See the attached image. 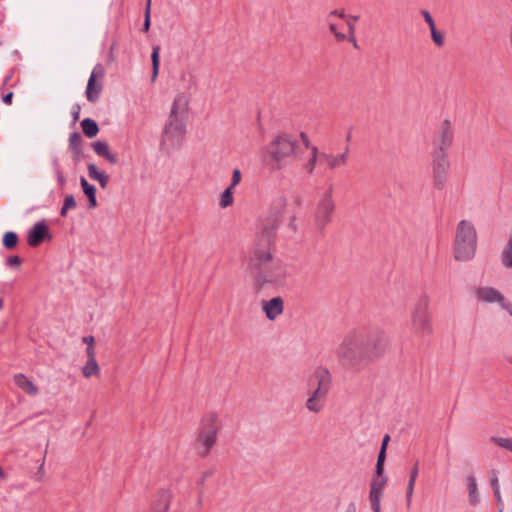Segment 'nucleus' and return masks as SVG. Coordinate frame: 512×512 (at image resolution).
Segmentation results:
<instances>
[{"mask_svg":"<svg viewBox=\"0 0 512 512\" xmlns=\"http://www.w3.org/2000/svg\"><path fill=\"white\" fill-rule=\"evenodd\" d=\"M241 178V171L238 168L234 169L232 173L231 184L229 187L234 189L235 186H237L240 183Z\"/></svg>","mask_w":512,"mask_h":512,"instance_id":"58836bf2","label":"nucleus"},{"mask_svg":"<svg viewBox=\"0 0 512 512\" xmlns=\"http://www.w3.org/2000/svg\"><path fill=\"white\" fill-rule=\"evenodd\" d=\"M350 19L353 21H356V20H358V16H350Z\"/></svg>","mask_w":512,"mask_h":512,"instance_id":"680f3d73","label":"nucleus"},{"mask_svg":"<svg viewBox=\"0 0 512 512\" xmlns=\"http://www.w3.org/2000/svg\"><path fill=\"white\" fill-rule=\"evenodd\" d=\"M477 231L474 223L468 219L460 220L455 227L453 254L457 261H470L477 248Z\"/></svg>","mask_w":512,"mask_h":512,"instance_id":"20e7f679","label":"nucleus"},{"mask_svg":"<svg viewBox=\"0 0 512 512\" xmlns=\"http://www.w3.org/2000/svg\"><path fill=\"white\" fill-rule=\"evenodd\" d=\"M233 188L227 187L220 196L219 205L221 208H227L233 204Z\"/></svg>","mask_w":512,"mask_h":512,"instance_id":"2f4dec72","label":"nucleus"},{"mask_svg":"<svg viewBox=\"0 0 512 512\" xmlns=\"http://www.w3.org/2000/svg\"><path fill=\"white\" fill-rule=\"evenodd\" d=\"M507 361L512 364V357H507Z\"/></svg>","mask_w":512,"mask_h":512,"instance_id":"69168bd1","label":"nucleus"},{"mask_svg":"<svg viewBox=\"0 0 512 512\" xmlns=\"http://www.w3.org/2000/svg\"><path fill=\"white\" fill-rule=\"evenodd\" d=\"M348 30H349V37H347L346 40H349L351 43H353L354 47H357V42L355 39V25H350L349 22H347Z\"/></svg>","mask_w":512,"mask_h":512,"instance_id":"a19ab883","label":"nucleus"},{"mask_svg":"<svg viewBox=\"0 0 512 512\" xmlns=\"http://www.w3.org/2000/svg\"><path fill=\"white\" fill-rule=\"evenodd\" d=\"M454 138V131L452 124L449 120L445 119L441 122L437 133L434 137V149L432 155H447V149L452 145Z\"/></svg>","mask_w":512,"mask_h":512,"instance_id":"f8f14e48","label":"nucleus"},{"mask_svg":"<svg viewBox=\"0 0 512 512\" xmlns=\"http://www.w3.org/2000/svg\"><path fill=\"white\" fill-rule=\"evenodd\" d=\"M281 220L267 215L260 222L259 233L251 250V264L259 266L272 259L271 246L275 240L276 232Z\"/></svg>","mask_w":512,"mask_h":512,"instance_id":"7ed1b4c3","label":"nucleus"},{"mask_svg":"<svg viewBox=\"0 0 512 512\" xmlns=\"http://www.w3.org/2000/svg\"><path fill=\"white\" fill-rule=\"evenodd\" d=\"M387 345V338L382 333L360 328L343 337L336 354L344 368L357 370L362 364L383 355Z\"/></svg>","mask_w":512,"mask_h":512,"instance_id":"f257e3e1","label":"nucleus"},{"mask_svg":"<svg viewBox=\"0 0 512 512\" xmlns=\"http://www.w3.org/2000/svg\"><path fill=\"white\" fill-rule=\"evenodd\" d=\"M150 8H151V0H147L145 11H148V14H150Z\"/></svg>","mask_w":512,"mask_h":512,"instance_id":"13d9d810","label":"nucleus"},{"mask_svg":"<svg viewBox=\"0 0 512 512\" xmlns=\"http://www.w3.org/2000/svg\"><path fill=\"white\" fill-rule=\"evenodd\" d=\"M63 206H65V208H67L68 210L74 209L76 207V201L73 195H67L65 197Z\"/></svg>","mask_w":512,"mask_h":512,"instance_id":"79ce46f5","label":"nucleus"},{"mask_svg":"<svg viewBox=\"0 0 512 512\" xmlns=\"http://www.w3.org/2000/svg\"><path fill=\"white\" fill-rule=\"evenodd\" d=\"M449 169V161L447 155H432V178L435 189H444Z\"/></svg>","mask_w":512,"mask_h":512,"instance_id":"ddd939ff","label":"nucleus"},{"mask_svg":"<svg viewBox=\"0 0 512 512\" xmlns=\"http://www.w3.org/2000/svg\"><path fill=\"white\" fill-rule=\"evenodd\" d=\"M81 127L83 130V133L89 138L96 136L97 133L99 132V127H98L96 121H94L93 119H90V118H85L81 122Z\"/></svg>","mask_w":512,"mask_h":512,"instance_id":"c85d7f7f","label":"nucleus"},{"mask_svg":"<svg viewBox=\"0 0 512 512\" xmlns=\"http://www.w3.org/2000/svg\"><path fill=\"white\" fill-rule=\"evenodd\" d=\"M67 211L68 209L63 206L60 211L61 216L65 217L67 215Z\"/></svg>","mask_w":512,"mask_h":512,"instance_id":"4d7b16f0","label":"nucleus"},{"mask_svg":"<svg viewBox=\"0 0 512 512\" xmlns=\"http://www.w3.org/2000/svg\"><path fill=\"white\" fill-rule=\"evenodd\" d=\"M86 357L87 360H96V350L95 347H86Z\"/></svg>","mask_w":512,"mask_h":512,"instance_id":"49530a36","label":"nucleus"},{"mask_svg":"<svg viewBox=\"0 0 512 512\" xmlns=\"http://www.w3.org/2000/svg\"><path fill=\"white\" fill-rule=\"evenodd\" d=\"M381 497H382V492L370 490V493H369L370 502H380Z\"/></svg>","mask_w":512,"mask_h":512,"instance_id":"a18cd8bd","label":"nucleus"},{"mask_svg":"<svg viewBox=\"0 0 512 512\" xmlns=\"http://www.w3.org/2000/svg\"><path fill=\"white\" fill-rule=\"evenodd\" d=\"M48 226L45 222H37L28 232V244L32 247L38 246L45 239H50Z\"/></svg>","mask_w":512,"mask_h":512,"instance_id":"dca6fc26","label":"nucleus"},{"mask_svg":"<svg viewBox=\"0 0 512 512\" xmlns=\"http://www.w3.org/2000/svg\"><path fill=\"white\" fill-rule=\"evenodd\" d=\"M211 475H212V471H211V470L205 471V472L202 474V476H201V478H200V482H199V483H200L201 485H202V484H204V482H205L206 478L210 477Z\"/></svg>","mask_w":512,"mask_h":512,"instance_id":"3c124183","label":"nucleus"},{"mask_svg":"<svg viewBox=\"0 0 512 512\" xmlns=\"http://www.w3.org/2000/svg\"><path fill=\"white\" fill-rule=\"evenodd\" d=\"M371 508L373 512H380L381 506L380 502H371Z\"/></svg>","mask_w":512,"mask_h":512,"instance_id":"5fc2aeb1","label":"nucleus"},{"mask_svg":"<svg viewBox=\"0 0 512 512\" xmlns=\"http://www.w3.org/2000/svg\"><path fill=\"white\" fill-rule=\"evenodd\" d=\"M491 440L499 447L512 452V438L492 437Z\"/></svg>","mask_w":512,"mask_h":512,"instance_id":"c9c22d12","label":"nucleus"},{"mask_svg":"<svg viewBox=\"0 0 512 512\" xmlns=\"http://www.w3.org/2000/svg\"><path fill=\"white\" fill-rule=\"evenodd\" d=\"M220 424L215 418H206L202 421L198 435V454L205 457L216 442Z\"/></svg>","mask_w":512,"mask_h":512,"instance_id":"1a4fd4ad","label":"nucleus"},{"mask_svg":"<svg viewBox=\"0 0 512 512\" xmlns=\"http://www.w3.org/2000/svg\"><path fill=\"white\" fill-rule=\"evenodd\" d=\"M104 75V70L101 65H96L88 79L87 87H86V98L89 102L94 103L99 99V96L102 91V83L97 81L101 80Z\"/></svg>","mask_w":512,"mask_h":512,"instance_id":"4468645a","label":"nucleus"},{"mask_svg":"<svg viewBox=\"0 0 512 512\" xmlns=\"http://www.w3.org/2000/svg\"><path fill=\"white\" fill-rule=\"evenodd\" d=\"M386 482H387L386 476H384L383 474L378 475L375 473V476L373 477L371 484H370V490L382 492L383 487L386 485Z\"/></svg>","mask_w":512,"mask_h":512,"instance_id":"473e14b6","label":"nucleus"},{"mask_svg":"<svg viewBox=\"0 0 512 512\" xmlns=\"http://www.w3.org/2000/svg\"><path fill=\"white\" fill-rule=\"evenodd\" d=\"M297 139L290 134L278 135L269 145L268 154L275 161L277 169L282 168L283 161L293 155L297 147Z\"/></svg>","mask_w":512,"mask_h":512,"instance_id":"6e6552de","label":"nucleus"},{"mask_svg":"<svg viewBox=\"0 0 512 512\" xmlns=\"http://www.w3.org/2000/svg\"><path fill=\"white\" fill-rule=\"evenodd\" d=\"M315 386L308 394L305 407L310 413L317 414L321 412L324 401L327 398L332 387V374L325 366H317L313 371Z\"/></svg>","mask_w":512,"mask_h":512,"instance_id":"39448f33","label":"nucleus"},{"mask_svg":"<svg viewBox=\"0 0 512 512\" xmlns=\"http://www.w3.org/2000/svg\"><path fill=\"white\" fill-rule=\"evenodd\" d=\"M326 21H327L330 33L334 35L336 40L345 41L347 39V36L338 30L336 23L332 19H326Z\"/></svg>","mask_w":512,"mask_h":512,"instance_id":"f704fd0d","label":"nucleus"},{"mask_svg":"<svg viewBox=\"0 0 512 512\" xmlns=\"http://www.w3.org/2000/svg\"><path fill=\"white\" fill-rule=\"evenodd\" d=\"M502 263L507 268H512V232L509 235L508 242L502 251Z\"/></svg>","mask_w":512,"mask_h":512,"instance_id":"c756f323","label":"nucleus"},{"mask_svg":"<svg viewBox=\"0 0 512 512\" xmlns=\"http://www.w3.org/2000/svg\"><path fill=\"white\" fill-rule=\"evenodd\" d=\"M386 457V451L384 449H380L377 464H376V474L380 475L384 473V462Z\"/></svg>","mask_w":512,"mask_h":512,"instance_id":"4c0bfd02","label":"nucleus"},{"mask_svg":"<svg viewBox=\"0 0 512 512\" xmlns=\"http://www.w3.org/2000/svg\"><path fill=\"white\" fill-rule=\"evenodd\" d=\"M87 169L89 177L98 181L101 188L105 189L109 182V176L105 172L100 171L94 163H89Z\"/></svg>","mask_w":512,"mask_h":512,"instance_id":"4be33fe9","label":"nucleus"},{"mask_svg":"<svg viewBox=\"0 0 512 512\" xmlns=\"http://www.w3.org/2000/svg\"><path fill=\"white\" fill-rule=\"evenodd\" d=\"M73 138H78V134L77 133L72 134L71 140H73Z\"/></svg>","mask_w":512,"mask_h":512,"instance_id":"e2e57ef3","label":"nucleus"},{"mask_svg":"<svg viewBox=\"0 0 512 512\" xmlns=\"http://www.w3.org/2000/svg\"><path fill=\"white\" fill-rule=\"evenodd\" d=\"M13 382L18 389L23 391L25 394L31 397H35L39 394L38 386L26 375L17 373L13 376Z\"/></svg>","mask_w":512,"mask_h":512,"instance_id":"f3484780","label":"nucleus"},{"mask_svg":"<svg viewBox=\"0 0 512 512\" xmlns=\"http://www.w3.org/2000/svg\"><path fill=\"white\" fill-rule=\"evenodd\" d=\"M389 440H390V436L388 434H386L383 437L382 444H381V449H384L386 451Z\"/></svg>","mask_w":512,"mask_h":512,"instance_id":"603ef678","label":"nucleus"},{"mask_svg":"<svg viewBox=\"0 0 512 512\" xmlns=\"http://www.w3.org/2000/svg\"><path fill=\"white\" fill-rule=\"evenodd\" d=\"M350 139H351V134L349 133V134L347 135V137H346V141H350Z\"/></svg>","mask_w":512,"mask_h":512,"instance_id":"0e129e2a","label":"nucleus"},{"mask_svg":"<svg viewBox=\"0 0 512 512\" xmlns=\"http://www.w3.org/2000/svg\"><path fill=\"white\" fill-rule=\"evenodd\" d=\"M188 104V98L184 94L175 97L163 129V146L175 148L181 145L186 133Z\"/></svg>","mask_w":512,"mask_h":512,"instance_id":"f03ea898","label":"nucleus"},{"mask_svg":"<svg viewBox=\"0 0 512 512\" xmlns=\"http://www.w3.org/2000/svg\"><path fill=\"white\" fill-rule=\"evenodd\" d=\"M52 166H53V169H54V173H55V176L58 180V183L60 186H64L66 180H65V177L60 169V165H59V161L58 159H53L52 161Z\"/></svg>","mask_w":512,"mask_h":512,"instance_id":"e433bc0d","label":"nucleus"},{"mask_svg":"<svg viewBox=\"0 0 512 512\" xmlns=\"http://www.w3.org/2000/svg\"><path fill=\"white\" fill-rule=\"evenodd\" d=\"M420 13L430 28L431 38H432L433 43L437 47H442L445 43V33L436 29L434 19L432 18L429 11L421 10Z\"/></svg>","mask_w":512,"mask_h":512,"instance_id":"6ab92c4d","label":"nucleus"},{"mask_svg":"<svg viewBox=\"0 0 512 512\" xmlns=\"http://www.w3.org/2000/svg\"><path fill=\"white\" fill-rule=\"evenodd\" d=\"M490 476H491L490 484H491V487L493 489V492L500 491L499 480H498L496 471L492 470L490 472Z\"/></svg>","mask_w":512,"mask_h":512,"instance_id":"ea45409f","label":"nucleus"},{"mask_svg":"<svg viewBox=\"0 0 512 512\" xmlns=\"http://www.w3.org/2000/svg\"><path fill=\"white\" fill-rule=\"evenodd\" d=\"M12 98H13V93L12 92H9L8 94H6L4 97H3V102L5 104H11L12 102Z\"/></svg>","mask_w":512,"mask_h":512,"instance_id":"864d4df0","label":"nucleus"},{"mask_svg":"<svg viewBox=\"0 0 512 512\" xmlns=\"http://www.w3.org/2000/svg\"><path fill=\"white\" fill-rule=\"evenodd\" d=\"M430 298L428 295H421L416 301L411 312V328L418 336L430 335L433 331L431 315L429 312Z\"/></svg>","mask_w":512,"mask_h":512,"instance_id":"0eeeda50","label":"nucleus"},{"mask_svg":"<svg viewBox=\"0 0 512 512\" xmlns=\"http://www.w3.org/2000/svg\"><path fill=\"white\" fill-rule=\"evenodd\" d=\"M417 477H418V462H416L414 464V466L410 470V474H409V480H408L407 488H406V506H407V508H410L411 503H412V496L414 493V487H415Z\"/></svg>","mask_w":512,"mask_h":512,"instance_id":"5701e85b","label":"nucleus"},{"mask_svg":"<svg viewBox=\"0 0 512 512\" xmlns=\"http://www.w3.org/2000/svg\"><path fill=\"white\" fill-rule=\"evenodd\" d=\"M261 307L266 318L270 321H274L283 313L284 302L281 297L277 296L269 300L262 301Z\"/></svg>","mask_w":512,"mask_h":512,"instance_id":"2eb2a0df","label":"nucleus"},{"mask_svg":"<svg viewBox=\"0 0 512 512\" xmlns=\"http://www.w3.org/2000/svg\"><path fill=\"white\" fill-rule=\"evenodd\" d=\"M7 264L10 266H19L21 264V260L18 256H11L7 259Z\"/></svg>","mask_w":512,"mask_h":512,"instance_id":"de8ad7c7","label":"nucleus"},{"mask_svg":"<svg viewBox=\"0 0 512 512\" xmlns=\"http://www.w3.org/2000/svg\"><path fill=\"white\" fill-rule=\"evenodd\" d=\"M18 241V236L15 232H6L3 236V245L7 249H13Z\"/></svg>","mask_w":512,"mask_h":512,"instance_id":"72a5a7b5","label":"nucleus"},{"mask_svg":"<svg viewBox=\"0 0 512 512\" xmlns=\"http://www.w3.org/2000/svg\"><path fill=\"white\" fill-rule=\"evenodd\" d=\"M4 478V471L0 468V479Z\"/></svg>","mask_w":512,"mask_h":512,"instance_id":"052dcab7","label":"nucleus"},{"mask_svg":"<svg viewBox=\"0 0 512 512\" xmlns=\"http://www.w3.org/2000/svg\"><path fill=\"white\" fill-rule=\"evenodd\" d=\"M43 472H44V460L42 461V463H41V465H40V467H39L38 474H41V475H42V474H43Z\"/></svg>","mask_w":512,"mask_h":512,"instance_id":"bf43d9fd","label":"nucleus"},{"mask_svg":"<svg viewBox=\"0 0 512 512\" xmlns=\"http://www.w3.org/2000/svg\"><path fill=\"white\" fill-rule=\"evenodd\" d=\"M300 138L304 146L310 149V158L303 165V169L306 171L307 174L312 175L315 171L316 163L319 159V150L316 146H311L310 140L304 132L300 133Z\"/></svg>","mask_w":512,"mask_h":512,"instance_id":"a211bd4d","label":"nucleus"},{"mask_svg":"<svg viewBox=\"0 0 512 512\" xmlns=\"http://www.w3.org/2000/svg\"><path fill=\"white\" fill-rule=\"evenodd\" d=\"M493 494H494V496L496 498L498 511L499 512H503L504 511V502H503V499H502V496H501V492L500 491H495V492H493Z\"/></svg>","mask_w":512,"mask_h":512,"instance_id":"37998d69","label":"nucleus"},{"mask_svg":"<svg viewBox=\"0 0 512 512\" xmlns=\"http://www.w3.org/2000/svg\"><path fill=\"white\" fill-rule=\"evenodd\" d=\"M159 53H160V47L154 46L152 49L151 54V60H152V81L156 79L159 73V66H160V60H159Z\"/></svg>","mask_w":512,"mask_h":512,"instance_id":"7c9ffc66","label":"nucleus"},{"mask_svg":"<svg viewBox=\"0 0 512 512\" xmlns=\"http://www.w3.org/2000/svg\"><path fill=\"white\" fill-rule=\"evenodd\" d=\"M2 307H3V301H2V299L0 298V310L2 309Z\"/></svg>","mask_w":512,"mask_h":512,"instance_id":"338daca9","label":"nucleus"},{"mask_svg":"<svg viewBox=\"0 0 512 512\" xmlns=\"http://www.w3.org/2000/svg\"><path fill=\"white\" fill-rule=\"evenodd\" d=\"M82 341L87 345V347H93L95 343V339L93 336H84L82 338Z\"/></svg>","mask_w":512,"mask_h":512,"instance_id":"8fccbe9b","label":"nucleus"},{"mask_svg":"<svg viewBox=\"0 0 512 512\" xmlns=\"http://www.w3.org/2000/svg\"><path fill=\"white\" fill-rule=\"evenodd\" d=\"M81 372L82 375L88 379L93 376L98 377L101 373V369L97 360H87L86 363L81 368Z\"/></svg>","mask_w":512,"mask_h":512,"instance_id":"bb28decb","label":"nucleus"},{"mask_svg":"<svg viewBox=\"0 0 512 512\" xmlns=\"http://www.w3.org/2000/svg\"><path fill=\"white\" fill-rule=\"evenodd\" d=\"M335 210V202L332 196V188H329L317 203L314 220L318 230H323L332 220Z\"/></svg>","mask_w":512,"mask_h":512,"instance_id":"9d476101","label":"nucleus"},{"mask_svg":"<svg viewBox=\"0 0 512 512\" xmlns=\"http://www.w3.org/2000/svg\"><path fill=\"white\" fill-rule=\"evenodd\" d=\"M287 207V198L284 195L276 196L270 207L269 216L277 217L279 220L282 219Z\"/></svg>","mask_w":512,"mask_h":512,"instance_id":"412c9836","label":"nucleus"},{"mask_svg":"<svg viewBox=\"0 0 512 512\" xmlns=\"http://www.w3.org/2000/svg\"><path fill=\"white\" fill-rule=\"evenodd\" d=\"M171 493L167 490H162L155 500L153 511L154 512H167L170 506Z\"/></svg>","mask_w":512,"mask_h":512,"instance_id":"b1692460","label":"nucleus"},{"mask_svg":"<svg viewBox=\"0 0 512 512\" xmlns=\"http://www.w3.org/2000/svg\"><path fill=\"white\" fill-rule=\"evenodd\" d=\"M272 259L259 266L251 264V255L249 256L248 266L253 276V287L260 291L269 285L282 284L286 278V267L280 261L271 262Z\"/></svg>","mask_w":512,"mask_h":512,"instance_id":"423d86ee","label":"nucleus"},{"mask_svg":"<svg viewBox=\"0 0 512 512\" xmlns=\"http://www.w3.org/2000/svg\"><path fill=\"white\" fill-rule=\"evenodd\" d=\"M150 28V14H148V11H145L144 13V24H143V29L144 31H148Z\"/></svg>","mask_w":512,"mask_h":512,"instance_id":"09e8293b","label":"nucleus"},{"mask_svg":"<svg viewBox=\"0 0 512 512\" xmlns=\"http://www.w3.org/2000/svg\"><path fill=\"white\" fill-rule=\"evenodd\" d=\"M334 17H339V18H342V19H343V18H345V17H346V15H345L344 10H338V9L333 10V11H331V12L327 15V18H326V19H332V20H333V18H334Z\"/></svg>","mask_w":512,"mask_h":512,"instance_id":"c03bdc74","label":"nucleus"},{"mask_svg":"<svg viewBox=\"0 0 512 512\" xmlns=\"http://www.w3.org/2000/svg\"><path fill=\"white\" fill-rule=\"evenodd\" d=\"M80 185L82 187L84 194L88 198L89 208L96 207L97 206L96 188L92 184L88 183V181L84 177L80 178Z\"/></svg>","mask_w":512,"mask_h":512,"instance_id":"393cba45","label":"nucleus"},{"mask_svg":"<svg viewBox=\"0 0 512 512\" xmlns=\"http://www.w3.org/2000/svg\"><path fill=\"white\" fill-rule=\"evenodd\" d=\"M348 154H349V149H348V147H346L343 153L338 154V155H332L331 157H329V161L327 164L328 168L336 169L338 167L346 165L347 160H348Z\"/></svg>","mask_w":512,"mask_h":512,"instance_id":"cd10ccee","label":"nucleus"},{"mask_svg":"<svg viewBox=\"0 0 512 512\" xmlns=\"http://www.w3.org/2000/svg\"><path fill=\"white\" fill-rule=\"evenodd\" d=\"M475 298L484 304H496L512 316V304L496 288L491 286H480L475 290Z\"/></svg>","mask_w":512,"mask_h":512,"instance_id":"9b49d317","label":"nucleus"},{"mask_svg":"<svg viewBox=\"0 0 512 512\" xmlns=\"http://www.w3.org/2000/svg\"><path fill=\"white\" fill-rule=\"evenodd\" d=\"M332 154H328V153H320L319 152V159H323V160H326L327 162L329 161V157H331Z\"/></svg>","mask_w":512,"mask_h":512,"instance_id":"6e6d98bb","label":"nucleus"},{"mask_svg":"<svg viewBox=\"0 0 512 512\" xmlns=\"http://www.w3.org/2000/svg\"><path fill=\"white\" fill-rule=\"evenodd\" d=\"M466 482L468 484V499L471 505H476L479 502V494L477 488V481L473 475H469L466 477Z\"/></svg>","mask_w":512,"mask_h":512,"instance_id":"a878e982","label":"nucleus"},{"mask_svg":"<svg viewBox=\"0 0 512 512\" xmlns=\"http://www.w3.org/2000/svg\"><path fill=\"white\" fill-rule=\"evenodd\" d=\"M92 148L98 156L105 158L110 164L118 162L117 155L110 151L108 143L99 140L92 144Z\"/></svg>","mask_w":512,"mask_h":512,"instance_id":"aec40b11","label":"nucleus"}]
</instances>
